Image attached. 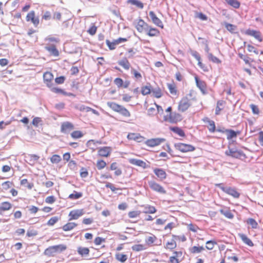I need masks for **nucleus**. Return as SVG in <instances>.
I'll list each match as a JSON object with an SVG mask.
<instances>
[{
	"mask_svg": "<svg viewBox=\"0 0 263 263\" xmlns=\"http://www.w3.org/2000/svg\"><path fill=\"white\" fill-rule=\"evenodd\" d=\"M129 2L133 5L136 6L139 8H143V4L140 1L138 0H129Z\"/></svg>",
	"mask_w": 263,
	"mask_h": 263,
	"instance_id": "obj_49",
	"label": "nucleus"
},
{
	"mask_svg": "<svg viewBox=\"0 0 263 263\" xmlns=\"http://www.w3.org/2000/svg\"><path fill=\"white\" fill-rule=\"evenodd\" d=\"M42 119L40 117L34 118L32 122V124L35 127H37L39 124L42 122Z\"/></svg>",
	"mask_w": 263,
	"mask_h": 263,
	"instance_id": "obj_57",
	"label": "nucleus"
},
{
	"mask_svg": "<svg viewBox=\"0 0 263 263\" xmlns=\"http://www.w3.org/2000/svg\"><path fill=\"white\" fill-rule=\"evenodd\" d=\"M152 92L153 93V95L157 98H159L162 96L161 90L159 88H156L152 89Z\"/></svg>",
	"mask_w": 263,
	"mask_h": 263,
	"instance_id": "obj_44",
	"label": "nucleus"
},
{
	"mask_svg": "<svg viewBox=\"0 0 263 263\" xmlns=\"http://www.w3.org/2000/svg\"><path fill=\"white\" fill-rule=\"evenodd\" d=\"M59 220V218L57 216L51 217L48 221L47 224L48 226L54 225Z\"/></svg>",
	"mask_w": 263,
	"mask_h": 263,
	"instance_id": "obj_53",
	"label": "nucleus"
},
{
	"mask_svg": "<svg viewBox=\"0 0 263 263\" xmlns=\"http://www.w3.org/2000/svg\"><path fill=\"white\" fill-rule=\"evenodd\" d=\"M155 174L161 180H162L166 178V174L162 168H156L154 170Z\"/></svg>",
	"mask_w": 263,
	"mask_h": 263,
	"instance_id": "obj_21",
	"label": "nucleus"
},
{
	"mask_svg": "<svg viewBox=\"0 0 263 263\" xmlns=\"http://www.w3.org/2000/svg\"><path fill=\"white\" fill-rule=\"evenodd\" d=\"M129 162L130 164L140 166L143 168H145L146 167V163L141 160L137 159H130L129 160Z\"/></svg>",
	"mask_w": 263,
	"mask_h": 263,
	"instance_id": "obj_20",
	"label": "nucleus"
},
{
	"mask_svg": "<svg viewBox=\"0 0 263 263\" xmlns=\"http://www.w3.org/2000/svg\"><path fill=\"white\" fill-rule=\"evenodd\" d=\"M216 186L219 187L226 194L232 196L235 198H238L240 196V193L238 192L235 188L231 187H224L222 183L216 184Z\"/></svg>",
	"mask_w": 263,
	"mask_h": 263,
	"instance_id": "obj_2",
	"label": "nucleus"
},
{
	"mask_svg": "<svg viewBox=\"0 0 263 263\" xmlns=\"http://www.w3.org/2000/svg\"><path fill=\"white\" fill-rule=\"evenodd\" d=\"M12 183L10 181H6L2 184V186L4 190H7L11 187Z\"/></svg>",
	"mask_w": 263,
	"mask_h": 263,
	"instance_id": "obj_64",
	"label": "nucleus"
},
{
	"mask_svg": "<svg viewBox=\"0 0 263 263\" xmlns=\"http://www.w3.org/2000/svg\"><path fill=\"white\" fill-rule=\"evenodd\" d=\"M140 214V212L138 211H131L128 213V217L131 218H136Z\"/></svg>",
	"mask_w": 263,
	"mask_h": 263,
	"instance_id": "obj_59",
	"label": "nucleus"
},
{
	"mask_svg": "<svg viewBox=\"0 0 263 263\" xmlns=\"http://www.w3.org/2000/svg\"><path fill=\"white\" fill-rule=\"evenodd\" d=\"M182 253L181 252H175L174 253V255L171 256L170 258V260L171 263H174V261L176 263H179L181 260L180 259V258L182 257Z\"/></svg>",
	"mask_w": 263,
	"mask_h": 263,
	"instance_id": "obj_22",
	"label": "nucleus"
},
{
	"mask_svg": "<svg viewBox=\"0 0 263 263\" xmlns=\"http://www.w3.org/2000/svg\"><path fill=\"white\" fill-rule=\"evenodd\" d=\"M226 155L235 158H239L242 155V153L233 148H229L225 152Z\"/></svg>",
	"mask_w": 263,
	"mask_h": 263,
	"instance_id": "obj_17",
	"label": "nucleus"
},
{
	"mask_svg": "<svg viewBox=\"0 0 263 263\" xmlns=\"http://www.w3.org/2000/svg\"><path fill=\"white\" fill-rule=\"evenodd\" d=\"M190 252L194 254L202 253L205 255L208 252L205 250V248L202 246H194L189 249Z\"/></svg>",
	"mask_w": 263,
	"mask_h": 263,
	"instance_id": "obj_12",
	"label": "nucleus"
},
{
	"mask_svg": "<svg viewBox=\"0 0 263 263\" xmlns=\"http://www.w3.org/2000/svg\"><path fill=\"white\" fill-rule=\"evenodd\" d=\"M164 119L165 121L170 123H177L181 120V116L178 113L170 112L168 117L164 116Z\"/></svg>",
	"mask_w": 263,
	"mask_h": 263,
	"instance_id": "obj_6",
	"label": "nucleus"
},
{
	"mask_svg": "<svg viewBox=\"0 0 263 263\" xmlns=\"http://www.w3.org/2000/svg\"><path fill=\"white\" fill-rule=\"evenodd\" d=\"M225 104V102L223 100H218L217 102V105L215 109V114L218 115L220 114V111L222 110L223 106Z\"/></svg>",
	"mask_w": 263,
	"mask_h": 263,
	"instance_id": "obj_27",
	"label": "nucleus"
},
{
	"mask_svg": "<svg viewBox=\"0 0 263 263\" xmlns=\"http://www.w3.org/2000/svg\"><path fill=\"white\" fill-rule=\"evenodd\" d=\"M175 148L183 153L194 151L195 147L191 144L178 143L175 144Z\"/></svg>",
	"mask_w": 263,
	"mask_h": 263,
	"instance_id": "obj_3",
	"label": "nucleus"
},
{
	"mask_svg": "<svg viewBox=\"0 0 263 263\" xmlns=\"http://www.w3.org/2000/svg\"><path fill=\"white\" fill-rule=\"evenodd\" d=\"M220 213L226 217L229 218V219H232L234 217L233 214L231 212L230 210L228 209H220L219 210Z\"/></svg>",
	"mask_w": 263,
	"mask_h": 263,
	"instance_id": "obj_28",
	"label": "nucleus"
},
{
	"mask_svg": "<svg viewBox=\"0 0 263 263\" xmlns=\"http://www.w3.org/2000/svg\"><path fill=\"white\" fill-rule=\"evenodd\" d=\"M118 64L126 70H128L130 67V64L126 58H124L119 61Z\"/></svg>",
	"mask_w": 263,
	"mask_h": 263,
	"instance_id": "obj_25",
	"label": "nucleus"
},
{
	"mask_svg": "<svg viewBox=\"0 0 263 263\" xmlns=\"http://www.w3.org/2000/svg\"><path fill=\"white\" fill-rule=\"evenodd\" d=\"M127 138L128 140H132L140 142L141 141V139L142 138V137L139 134L129 133L128 134Z\"/></svg>",
	"mask_w": 263,
	"mask_h": 263,
	"instance_id": "obj_24",
	"label": "nucleus"
},
{
	"mask_svg": "<svg viewBox=\"0 0 263 263\" xmlns=\"http://www.w3.org/2000/svg\"><path fill=\"white\" fill-rule=\"evenodd\" d=\"M245 34L248 35L252 36L254 37L256 39L258 40L259 42L262 41V39L260 36V33L258 31L249 29H247L245 31Z\"/></svg>",
	"mask_w": 263,
	"mask_h": 263,
	"instance_id": "obj_18",
	"label": "nucleus"
},
{
	"mask_svg": "<svg viewBox=\"0 0 263 263\" xmlns=\"http://www.w3.org/2000/svg\"><path fill=\"white\" fill-rule=\"evenodd\" d=\"M85 214L83 209L74 210L70 212L69 216L70 217L69 220L78 219L80 217L82 216Z\"/></svg>",
	"mask_w": 263,
	"mask_h": 263,
	"instance_id": "obj_9",
	"label": "nucleus"
},
{
	"mask_svg": "<svg viewBox=\"0 0 263 263\" xmlns=\"http://www.w3.org/2000/svg\"><path fill=\"white\" fill-rule=\"evenodd\" d=\"M112 148L109 146H104L99 148L98 155L101 157H108L111 153Z\"/></svg>",
	"mask_w": 263,
	"mask_h": 263,
	"instance_id": "obj_14",
	"label": "nucleus"
},
{
	"mask_svg": "<svg viewBox=\"0 0 263 263\" xmlns=\"http://www.w3.org/2000/svg\"><path fill=\"white\" fill-rule=\"evenodd\" d=\"M238 57L245 62L246 64H249V58L248 57L244 55L241 53H238Z\"/></svg>",
	"mask_w": 263,
	"mask_h": 263,
	"instance_id": "obj_62",
	"label": "nucleus"
},
{
	"mask_svg": "<svg viewBox=\"0 0 263 263\" xmlns=\"http://www.w3.org/2000/svg\"><path fill=\"white\" fill-rule=\"evenodd\" d=\"M61 157L58 155H53L50 158V161L52 163L57 164L61 161Z\"/></svg>",
	"mask_w": 263,
	"mask_h": 263,
	"instance_id": "obj_45",
	"label": "nucleus"
},
{
	"mask_svg": "<svg viewBox=\"0 0 263 263\" xmlns=\"http://www.w3.org/2000/svg\"><path fill=\"white\" fill-rule=\"evenodd\" d=\"M78 252L79 254L81 255L82 256H85L88 254L89 250L88 248L85 247H79L78 248Z\"/></svg>",
	"mask_w": 263,
	"mask_h": 263,
	"instance_id": "obj_35",
	"label": "nucleus"
},
{
	"mask_svg": "<svg viewBox=\"0 0 263 263\" xmlns=\"http://www.w3.org/2000/svg\"><path fill=\"white\" fill-rule=\"evenodd\" d=\"M149 15L153 22V23L156 26L163 28V24L162 22L156 16L155 13L151 11L149 12Z\"/></svg>",
	"mask_w": 263,
	"mask_h": 263,
	"instance_id": "obj_13",
	"label": "nucleus"
},
{
	"mask_svg": "<svg viewBox=\"0 0 263 263\" xmlns=\"http://www.w3.org/2000/svg\"><path fill=\"white\" fill-rule=\"evenodd\" d=\"M107 105L108 107H109L110 108H111L113 110L118 112L119 111V109H120L121 105H120L116 103L112 102H108L107 103Z\"/></svg>",
	"mask_w": 263,
	"mask_h": 263,
	"instance_id": "obj_31",
	"label": "nucleus"
},
{
	"mask_svg": "<svg viewBox=\"0 0 263 263\" xmlns=\"http://www.w3.org/2000/svg\"><path fill=\"white\" fill-rule=\"evenodd\" d=\"M224 26L226 29L231 33H233L236 29V26L228 23H224Z\"/></svg>",
	"mask_w": 263,
	"mask_h": 263,
	"instance_id": "obj_42",
	"label": "nucleus"
},
{
	"mask_svg": "<svg viewBox=\"0 0 263 263\" xmlns=\"http://www.w3.org/2000/svg\"><path fill=\"white\" fill-rule=\"evenodd\" d=\"M227 132L228 133L227 139L228 140L236 137L237 134L239 133V132H235L234 130L232 129L228 130Z\"/></svg>",
	"mask_w": 263,
	"mask_h": 263,
	"instance_id": "obj_38",
	"label": "nucleus"
},
{
	"mask_svg": "<svg viewBox=\"0 0 263 263\" xmlns=\"http://www.w3.org/2000/svg\"><path fill=\"white\" fill-rule=\"evenodd\" d=\"M226 2L234 8L237 9L240 7V4L237 0H225Z\"/></svg>",
	"mask_w": 263,
	"mask_h": 263,
	"instance_id": "obj_34",
	"label": "nucleus"
},
{
	"mask_svg": "<svg viewBox=\"0 0 263 263\" xmlns=\"http://www.w3.org/2000/svg\"><path fill=\"white\" fill-rule=\"evenodd\" d=\"M248 222L252 226L253 228H256L257 226V223L253 218L249 219Z\"/></svg>",
	"mask_w": 263,
	"mask_h": 263,
	"instance_id": "obj_63",
	"label": "nucleus"
},
{
	"mask_svg": "<svg viewBox=\"0 0 263 263\" xmlns=\"http://www.w3.org/2000/svg\"><path fill=\"white\" fill-rule=\"evenodd\" d=\"M191 105V104L189 99L185 96L180 101L178 105V109L182 112H184L189 108Z\"/></svg>",
	"mask_w": 263,
	"mask_h": 263,
	"instance_id": "obj_5",
	"label": "nucleus"
},
{
	"mask_svg": "<svg viewBox=\"0 0 263 263\" xmlns=\"http://www.w3.org/2000/svg\"><path fill=\"white\" fill-rule=\"evenodd\" d=\"M82 196L83 194L82 193L74 191L73 193L69 195V198L71 199H78L82 197Z\"/></svg>",
	"mask_w": 263,
	"mask_h": 263,
	"instance_id": "obj_37",
	"label": "nucleus"
},
{
	"mask_svg": "<svg viewBox=\"0 0 263 263\" xmlns=\"http://www.w3.org/2000/svg\"><path fill=\"white\" fill-rule=\"evenodd\" d=\"M88 175V173L87 171V170L84 168L82 167L80 170V176L82 178H86L87 177Z\"/></svg>",
	"mask_w": 263,
	"mask_h": 263,
	"instance_id": "obj_58",
	"label": "nucleus"
},
{
	"mask_svg": "<svg viewBox=\"0 0 263 263\" xmlns=\"http://www.w3.org/2000/svg\"><path fill=\"white\" fill-rule=\"evenodd\" d=\"M240 237L242 241L249 246L252 247L253 246V243L250 239H249L246 235L241 234H240Z\"/></svg>",
	"mask_w": 263,
	"mask_h": 263,
	"instance_id": "obj_32",
	"label": "nucleus"
},
{
	"mask_svg": "<svg viewBox=\"0 0 263 263\" xmlns=\"http://www.w3.org/2000/svg\"><path fill=\"white\" fill-rule=\"evenodd\" d=\"M166 247L170 249H174L176 247V243L175 240H172L170 242H167Z\"/></svg>",
	"mask_w": 263,
	"mask_h": 263,
	"instance_id": "obj_54",
	"label": "nucleus"
},
{
	"mask_svg": "<svg viewBox=\"0 0 263 263\" xmlns=\"http://www.w3.org/2000/svg\"><path fill=\"white\" fill-rule=\"evenodd\" d=\"M149 187L154 191L161 194H166V191L163 186L156 182L155 181L151 180L148 181Z\"/></svg>",
	"mask_w": 263,
	"mask_h": 263,
	"instance_id": "obj_4",
	"label": "nucleus"
},
{
	"mask_svg": "<svg viewBox=\"0 0 263 263\" xmlns=\"http://www.w3.org/2000/svg\"><path fill=\"white\" fill-rule=\"evenodd\" d=\"M26 21L27 22L31 21L35 27H37L40 23L39 18L38 16H35L34 11H31L27 14Z\"/></svg>",
	"mask_w": 263,
	"mask_h": 263,
	"instance_id": "obj_8",
	"label": "nucleus"
},
{
	"mask_svg": "<svg viewBox=\"0 0 263 263\" xmlns=\"http://www.w3.org/2000/svg\"><path fill=\"white\" fill-rule=\"evenodd\" d=\"M151 92H152V89L149 85L142 87L141 93L143 95H147L149 94Z\"/></svg>",
	"mask_w": 263,
	"mask_h": 263,
	"instance_id": "obj_46",
	"label": "nucleus"
},
{
	"mask_svg": "<svg viewBox=\"0 0 263 263\" xmlns=\"http://www.w3.org/2000/svg\"><path fill=\"white\" fill-rule=\"evenodd\" d=\"M118 112L120 113L122 116L126 117H129L130 116V114L129 111L126 108H125L124 107L122 106L121 107Z\"/></svg>",
	"mask_w": 263,
	"mask_h": 263,
	"instance_id": "obj_36",
	"label": "nucleus"
},
{
	"mask_svg": "<svg viewBox=\"0 0 263 263\" xmlns=\"http://www.w3.org/2000/svg\"><path fill=\"white\" fill-rule=\"evenodd\" d=\"M167 87L171 94L176 95L177 89L174 84H167Z\"/></svg>",
	"mask_w": 263,
	"mask_h": 263,
	"instance_id": "obj_43",
	"label": "nucleus"
},
{
	"mask_svg": "<svg viewBox=\"0 0 263 263\" xmlns=\"http://www.w3.org/2000/svg\"><path fill=\"white\" fill-rule=\"evenodd\" d=\"M127 41L126 38L119 37V39L114 40L113 42H111L109 40H107L106 41V43L108 48L110 50H114L116 48V46L119 45L122 42H125Z\"/></svg>",
	"mask_w": 263,
	"mask_h": 263,
	"instance_id": "obj_10",
	"label": "nucleus"
},
{
	"mask_svg": "<svg viewBox=\"0 0 263 263\" xmlns=\"http://www.w3.org/2000/svg\"><path fill=\"white\" fill-rule=\"evenodd\" d=\"M45 49L52 55L58 57L59 55V52L56 48L55 45L53 44H48L45 47Z\"/></svg>",
	"mask_w": 263,
	"mask_h": 263,
	"instance_id": "obj_16",
	"label": "nucleus"
},
{
	"mask_svg": "<svg viewBox=\"0 0 263 263\" xmlns=\"http://www.w3.org/2000/svg\"><path fill=\"white\" fill-rule=\"evenodd\" d=\"M12 207V205L8 202H4L2 203L0 206V215L2 214V212L9 210Z\"/></svg>",
	"mask_w": 263,
	"mask_h": 263,
	"instance_id": "obj_26",
	"label": "nucleus"
},
{
	"mask_svg": "<svg viewBox=\"0 0 263 263\" xmlns=\"http://www.w3.org/2000/svg\"><path fill=\"white\" fill-rule=\"evenodd\" d=\"M171 130L181 137H184L185 136L183 130L179 127H173L171 128Z\"/></svg>",
	"mask_w": 263,
	"mask_h": 263,
	"instance_id": "obj_40",
	"label": "nucleus"
},
{
	"mask_svg": "<svg viewBox=\"0 0 263 263\" xmlns=\"http://www.w3.org/2000/svg\"><path fill=\"white\" fill-rule=\"evenodd\" d=\"M144 210L143 213H148V214H153L156 212V208L149 205H146L145 206H143Z\"/></svg>",
	"mask_w": 263,
	"mask_h": 263,
	"instance_id": "obj_29",
	"label": "nucleus"
},
{
	"mask_svg": "<svg viewBox=\"0 0 263 263\" xmlns=\"http://www.w3.org/2000/svg\"><path fill=\"white\" fill-rule=\"evenodd\" d=\"M77 226V224L74 222H68L63 226L62 229L64 231H68L72 230Z\"/></svg>",
	"mask_w": 263,
	"mask_h": 263,
	"instance_id": "obj_30",
	"label": "nucleus"
},
{
	"mask_svg": "<svg viewBox=\"0 0 263 263\" xmlns=\"http://www.w3.org/2000/svg\"><path fill=\"white\" fill-rule=\"evenodd\" d=\"M114 83L118 87H121L123 85L122 79L119 78H116L114 80Z\"/></svg>",
	"mask_w": 263,
	"mask_h": 263,
	"instance_id": "obj_56",
	"label": "nucleus"
},
{
	"mask_svg": "<svg viewBox=\"0 0 263 263\" xmlns=\"http://www.w3.org/2000/svg\"><path fill=\"white\" fill-rule=\"evenodd\" d=\"M149 25L143 20L140 19L137 23L136 28L139 32L146 31L148 29Z\"/></svg>",
	"mask_w": 263,
	"mask_h": 263,
	"instance_id": "obj_11",
	"label": "nucleus"
},
{
	"mask_svg": "<svg viewBox=\"0 0 263 263\" xmlns=\"http://www.w3.org/2000/svg\"><path fill=\"white\" fill-rule=\"evenodd\" d=\"M195 80L197 87L204 93L205 89V85L204 82L198 80L197 77L195 78Z\"/></svg>",
	"mask_w": 263,
	"mask_h": 263,
	"instance_id": "obj_33",
	"label": "nucleus"
},
{
	"mask_svg": "<svg viewBox=\"0 0 263 263\" xmlns=\"http://www.w3.org/2000/svg\"><path fill=\"white\" fill-rule=\"evenodd\" d=\"M29 161L33 163H34L35 161H37L40 158V157L35 154H31L29 155Z\"/></svg>",
	"mask_w": 263,
	"mask_h": 263,
	"instance_id": "obj_55",
	"label": "nucleus"
},
{
	"mask_svg": "<svg viewBox=\"0 0 263 263\" xmlns=\"http://www.w3.org/2000/svg\"><path fill=\"white\" fill-rule=\"evenodd\" d=\"M145 32L149 36H157L159 34V31L157 29L152 28L150 26H148V29Z\"/></svg>",
	"mask_w": 263,
	"mask_h": 263,
	"instance_id": "obj_23",
	"label": "nucleus"
},
{
	"mask_svg": "<svg viewBox=\"0 0 263 263\" xmlns=\"http://www.w3.org/2000/svg\"><path fill=\"white\" fill-rule=\"evenodd\" d=\"M132 249L134 251H140L144 249L143 246L142 245H135L132 247Z\"/></svg>",
	"mask_w": 263,
	"mask_h": 263,
	"instance_id": "obj_61",
	"label": "nucleus"
},
{
	"mask_svg": "<svg viewBox=\"0 0 263 263\" xmlns=\"http://www.w3.org/2000/svg\"><path fill=\"white\" fill-rule=\"evenodd\" d=\"M216 245V242L215 241L209 240L206 242L205 248L208 250H212L214 247V246Z\"/></svg>",
	"mask_w": 263,
	"mask_h": 263,
	"instance_id": "obj_48",
	"label": "nucleus"
},
{
	"mask_svg": "<svg viewBox=\"0 0 263 263\" xmlns=\"http://www.w3.org/2000/svg\"><path fill=\"white\" fill-rule=\"evenodd\" d=\"M44 82L46 86L49 88H51L53 84L52 81L53 80V75L50 72H46L43 74Z\"/></svg>",
	"mask_w": 263,
	"mask_h": 263,
	"instance_id": "obj_7",
	"label": "nucleus"
},
{
	"mask_svg": "<svg viewBox=\"0 0 263 263\" xmlns=\"http://www.w3.org/2000/svg\"><path fill=\"white\" fill-rule=\"evenodd\" d=\"M164 139L162 138H155L147 140L146 144L150 147H154L160 144L162 142L164 141Z\"/></svg>",
	"mask_w": 263,
	"mask_h": 263,
	"instance_id": "obj_15",
	"label": "nucleus"
},
{
	"mask_svg": "<svg viewBox=\"0 0 263 263\" xmlns=\"http://www.w3.org/2000/svg\"><path fill=\"white\" fill-rule=\"evenodd\" d=\"M73 128V125L72 123L65 122L61 125V132L64 133H67L71 130Z\"/></svg>",
	"mask_w": 263,
	"mask_h": 263,
	"instance_id": "obj_19",
	"label": "nucleus"
},
{
	"mask_svg": "<svg viewBox=\"0 0 263 263\" xmlns=\"http://www.w3.org/2000/svg\"><path fill=\"white\" fill-rule=\"evenodd\" d=\"M71 136L73 138H79L83 136V134L79 130H76L73 132L71 134Z\"/></svg>",
	"mask_w": 263,
	"mask_h": 263,
	"instance_id": "obj_52",
	"label": "nucleus"
},
{
	"mask_svg": "<svg viewBox=\"0 0 263 263\" xmlns=\"http://www.w3.org/2000/svg\"><path fill=\"white\" fill-rule=\"evenodd\" d=\"M209 123V130L211 133H214L215 131V122L212 120H208Z\"/></svg>",
	"mask_w": 263,
	"mask_h": 263,
	"instance_id": "obj_51",
	"label": "nucleus"
},
{
	"mask_svg": "<svg viewBox=\"0 0 263 263\" xmlns=\"http://www.w3.org/2000/svg\"><path fill=\"white\" fill-rule=\"evenodd\" d=\"M116 258L119 261L124 262L126 260L127 256L125 254L118 253L116 254Z\"/></svg>",
	"mask_w": 263,
	"mask_h": 263,
	"instance_id": "obj_41",
	"label": "nucleus"
},
{
	"mask_svg": "<svg viewBox=\"0 0 263 263\" xmlns=\"http://www.w3.org/2000/svg\"><path fill=\"white\" fill-rule=\"evenodd\" d=\"M65 80V78L64 76H61L60 77H57L55 79V82L57 84H61L64 83Z\"/></svg>",
	"mask_w": 263,
	"mask_h": 263,
	"instance_id": "obj_60",
	"label": "nucleus"
},
{
	"mask_svg": "<svg viewBox=\"0 0 263 263\" xmlns=\"http://www.w3.org/2000/svg\"><path fill=\"white\" fill-rule=\"evenodd\" d=\"M208 58L209 60L212 61L213 63L219 64L221 61L217 57L214 56L212 53H209Z\"/></svg>",
	"mask_w": 263,
	"mask_h": 263,
	"instance_id": "obj_47",
	"label": "nucleus"
},
{
	"mask_svg": "<svg viewBox=\"0 0 263 263\" xmlns=\"http://www.w3.org/2000/svg\"><path fill=\"white\" fill-rule=\"evenodd\" d=\"M131 73L134 75V78L136 80H140L142 79L141 74L137 71L135 69L132 68H131Z\"/></svg>",
	"mask_w": 263,
	"mask_h": 263,
	"instance_id": "obj_39",
	"label": "nucleus"
},
{
	"mask_svg": "<svg viewBox=\"0 0 263 263\" xmlns=\"http://www.w3.org/2000/svg\"><path fill=\"white\" fill-rule=\"evenodd\" d=\"M66 249V247L64 245L50 246L45 250L44 254L49 256H54L57 254L61 253Z\"/></svg>",
	"mask_w": 263,
	"mask_h": 263,
	"instance_id": "obj_1",
	"label": "nucleus"
},
{
	"mask_svg": "<svg viewBox=\"0 0 263 263\" xmlns=\"http://www.w3.org/2000/svg\"><path fill=\"white\" fill-rule=\"evenodd\" d=\"M106 165V162L103 160H98L97 163V167L98 170H102L105 167Z\"/></svg>",
	"mask_w": 263,
	"mask_h": 263,
	"instance_id": "obj_50",
	"label": "nucleus"
}]
</instances>
